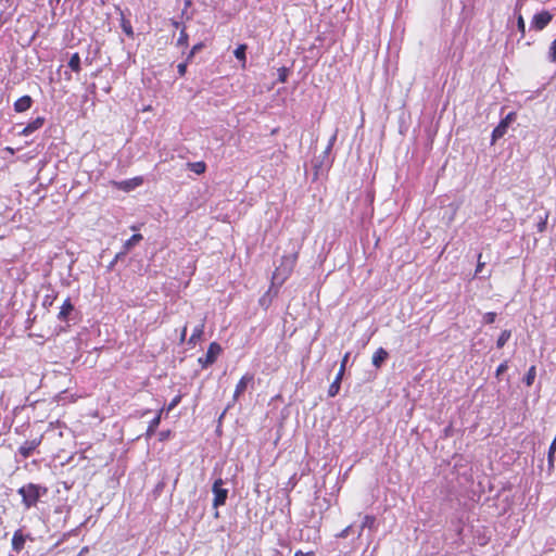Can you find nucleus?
<instances>
[{
  "mask_svg": "<svg viewBox=\"0 0 556 556\" xmlns=\"http://www.w3.org/2000/svg\"><path fill=\"white\" fill-rule=\"evenodd\" d=\"M42 437L35 438L33 440L25 441L17 450L16 456L20 455L22 458L26 459L37 450V447L41 444Z\"/></svg>",
  "mask_w": 556,
  "mask_h": 556,
  "instance_id": "obj_6",
  "label": "nucleus"
},
{
  "mask_svg": "<svg viewBox=\"0 0 556 556\" xmlns=\"http://www.w3.org/2000/svg\"><path fill=\"white\" fill-rule=\"evenodd\" d=\"M337 135H338V130H336V131L333 132V135L330 137V139H329V141H328V146L333 147V144H334V142H336V140H337Z\"/></svg>",
  "mask_w": 556,
  "mask_h": 556,
  "instance_id": "obj_42",
  "label": "nucleus"
},
{
  "mask_svg": "<svg viewBox=\"0 0 556 556\" xmlns=\"http://www.w3.org/2000/svg\"><path fill=\"white\" fill-rule=\"evenodd\" d=\"M203 48V43H197L192 47V49L189 51L188 55H187V61H190L194 54L200 51L201 49Z\"/></svg>",
  "mask_w": 556,
  "mask_h": 556,
  "instance_id": "obj_31",
  "label": "nucleus"
},
{
  "mask_svg": "<svg viewBox=\"0 0 556 556\" xmlns=\"http://www.w3.org/2000/svg\"><path fill=\"white\" fill-rule=\"evenodd\" d=\"M536 377V368L535 366H531L529 369H528V372L526 374L525 378H523V381L525 383L530 387L532 386V383L534 382V379Z\"/></svg>",
  "mask_w": 556,
  "mask_h": 556,
  "instance_id": "obj_23",
  "label": "nucleus"
},
{
  "mask_svg": "<svg viewBox=\"0 0 556 556\" xmlns=\"http://www.w3.org/2000/svg\"><path fill=\"white\" fill-rule=\"evenodd\" d=\"M188 62H189V61H187V60H186V62L179 63V64L177 65V71H178V74H179L180 76H184V75L186 74V72H187V63H188Z\"/></svg>",
  "mask_w": 556,
  "mask_h": 556,
  "instance_id": "obj_37",
  "label": "nucleus"
},
{
  "mask_svg": "<svg viewBox=\"0 0 556 556\" xmlns=\"http://www.w3.org/2000/svg\"><path fill=\"white\" fill-rule=\"evenodd\" d=\"M243 392V377H241L237 383L235 395L239 396Z\"/></svg>",
  "mask_w": 556,
  "mask_h": 556,
  "instance_id": "obj_38",
  "label": "nucleus"
},
{
  "mask_svg": "<svg viewBox=\"0 0 556 556\" xmlns=\"http://www.w3.org/2000/svg\"><path fill=\"white\" fill-rule=\"evenodd\" d=\"M127 254L124 252V251H121L118 252L114 258L111 261V263L108 265V270L111 271L114 269L115 265L117 264V262L122 258H124Z\"/></svg>",
  "mask_w": 556,
  "mask_h": 556,
  "instance_id": "obj_26",
  "label": "nucleus"
},
{
  "mask_svg": "<svg viewBox=\"0 0 556 556\" xmlns=\"http://www.w3.org/2000/svg\"><path fill=\"white\" fill-rule=\"evenodd\" d=\"M33 99L29 96H23L14 102V110L17 113L25 112L31 108Z\"/></svg>",
  "mask_w": 556,
  "mask_h": 556,
  "instance_id": "obj_13",
  "label": "nucleus"
},
{
  "mask_svg": "<svg viewBox=\"0 0 556 556\" xmlns=\"http://www.w3.org/2000/svg\"><path fill=\"white\" fill-rule=\"evenodd\" d=\"M188 34L186 33V29H181L180 34H179V37H178V40H177V46L179 47H185L188 45Z\"/></svg>",
  "mask_w": 556,
  "mask_h": 556,
  "instance_id": "obj_29",
  "label": "nucleus"
},
{
  "mask_svg": "<svg viewBox=\"0 0 556 556\" xmlns=\"http://www.w3.org/2000/svg\"><path fill=\"white\" fill-rule=\"evenodd\" d=\"M172 435L170 430H163L159 433V441L164 442L167 441Z\"/></svg>",
  "mask_w": 556,
  "mask_h": 556,
  "instance_id": "obj_34",
  "label": "nucleus"
},
{
  "mask_svg": "<svg viewBox=\"0 0 556 556\" xmlns=\"http://www.w3.org/2000/svg\"><path fill=\"white\" fill-rule=\"evenodd\" d=\"M186 336H187V326H185L182 329H181V333H180V341L184 342L186 340Z\"/></svg>",
  "mask_w": 556,
  "mask_h": 556,
  "instance_id": "obj_43",
  "label": "nucleus"
},
{
  "mask_svg": "<svg viewBox=\"0 0 556 556\" xmlns=\"http://www.w3.org/2000/svg\"><path fill=\"white\" fill-rule=\"evenodd\" d=\"M342 377H343V372H342V370H339V372L336 376V379L329 386V389H328V395L330 397H333V396H336L339 393Z\"/></svg>",
  "mask_w": 556,
  "mask_h": 556,
  "instance_id": "obj_15",
  "label": "nucleus"
},
{
  "mask_svg": "<svg viewBox=\"0 0 556 556\" xmlns=\"http://www.w3.org/2000/svg\"><path fill=\"white\" fill-rule=\"evenodd\" d=\"M150 413V409H146L142 415Z\"/></svg>",
  "mask_w": 556,
  "mask_h": 556,
  "instance_id": "obj_46",
  "label": "nucleus"
},
{
  "mask_svg": "<svg viewBox=\"0 0 556 556\" xmlns=\"http://www.w3.org/2000/svg\"><path fill=\"white\" fill-rule=\"evenodd\" d=\"M223 485H224V481L222 479L215 480V482L213 484V493H214L213 505H214V507L224 505L227 500L228 490L224 489Z\"/></svg>",
  "mask_w": 556,
  "mask_h": 556,
  "instance_id": "obj_7",
  "label": "nucleus"
},
{
  "mask_svg": "<svg viewBox=\"0 0 556 556\" xmlns=\"http://www.w3.org/2000/svg\"><path fill=\"white\" fill-rule=\"evenodd\" d=\"M496 318V313L494 312H488L483 315V323L485 324H493Z\"/></svg>",
  "mask_w": 556,
  "mask_h": 556,
  "instance_id": "obj_32",
  "label": "nucleus"
},
{
  "mask_svg": "<svg viewBox=\"0 0 556 556\" xmlns=\"http://www.w3.org/2000/svg\"><path fill=\"white\" fill-rule=\"evenodd\" d=\"M68 67L75 72V73H79L81 67H80V56L79 54L76 52V53H73L68 60Z\"/></svg>",
  "mask_w": 556,
  "mask_h": 556,
  "instance_id": "obj_19",
  "label": "nucleus"
},
{
  "mask_svg": "<svg viewBox=\"0 0 556 556\" xmlns=\"http://www.w3.org/2000/svg\"><path fill=\"white\" fill-rule=\"evenodd\" d=\"M55 299H56V294L53 292L51 294H46L42 300L43 307L48 308V307L52 306Z\"/></svg>",
  "mask_w": 556,
  "mask_h": 556,
  "instance_id": "obj_27",
  "label": "nucleus"
},
{
  "mask_svg": "<svg viewBox=\"0 0 556 556\" xmlns=\"http://www.w3.org/2000/svg\"><path fill=\"white\" fill-rule=\"evenodd\" d=\"M45 124V117H41V116H38L36 117L35 119H33L31 122H29L25 127L24 129L22 130V135L24 136H29L31 135L34 131L38 130L39 128H41Z\"/></svg>",
  "mask_w": 556,
  "mask_h": 556,
  "instance_id": "obj_12",
  "label": "nucleus"
},
{
  "mask_svg": "<svg viewBox=\"0 0 556 556\" xmlns=\"http://www.w3.org/2000/svg\"><path fill=\"white\" fill-rule=\"evenodd\" d=\"M510 337H511L510 330H503L496 341V346L498 349H502L507 343V341L510 339Z\"/></svg>",
  "mask_w": 556,
  "mask_h": 556,
  "instance_id": "obj_22",
  "label": "nucleus"
},
{
  "mask_svg": "<svg viewBox=\"0 0 556 556\" xmlns=\"http://www.w3.org/2000/svg\"><path fill=\"white\" fill-rule=\"evenodd\" d=\"M508 369V364L507 362H503L501 363L497 368H496V377L501 376L502 374H504L506 370Z\"/></svg>",
  "mask_w": 556,
  "mask_h": 556,
  "instance_id": "obj_35",
  "label": "nucleus"
},
{
  "mask_svg": "<svg viewBox=\"0 0 556 556\" xmlns=\"http://www.w3.org/2000/svg\"><path fill=\"white\" fill-rule=\"evenodd\" d=\"M204 332V323H201L197 327H194L191 337L189 338L188 343L190 345H195L197 342L201 339L202 334Z\"/></svg>",
  "mask_w": 556,
  "mask_h": 556,
  "instance_id": "obj_18",
  "label": "nucleus"
},
{
  "mask_svg": "<svg viewBox=\"0 0 556 556\" xmlns=\"http://www.w3.org/2000/svg\"><path fill=\"white\" fill-rule=\"evenodd\" d=\"M233 54L239 61H243V43L237 46V48L233 51Z\"/></svg>",
  "mask_w": 556,
  "mask_h": 556,
  "instance_id": "obj_33",
  "label": "nucleus"
},
{
  "mask_svg": "<svg viewBox=\"0 0 556 556\" xmlns=\"http://www.w3.org/2000/svg\"><path fill=\"white\" fill-rule=\"evenodd\" d=\"M368 529L370 532H376L378 529L377 519L372 515H365L361 525L358 536L362 535L363 530Z\"/></svg>",
  "mask_w": 556,
  "mask_h": 556,
  "instance_id": "obj_11",
  "label": "nucleus"
},
{
  "mask_svg": "<svg viewBox=\"0 0 556 556\" xmlns=\"http://www.w3.org/2000/svg\"><path fill=\"white\" fill-rule=\"evenodd\" d=\"M163 413H164V407H162V408L157 412V414L155 415V417H154L152 420H150V422H149V425H148L147 432H146L147 438H151V437L155 433V431H156V429H157V427L160 426V422H161V420H162V415H163Z\"/></svg>",
  "mask_w": 556,
  "mask_h": 556,
  "instance_id": "obj_14",
  "label": "nucleus"
},
{
  "mask_svg": "<svg viewBox=\"0 0 556 556\" xmlns=\"http://www.w3.org/2000/svg\"><path fill=\"white\" fill-rule=\"evenodd\" d=\"M181 402V395L178 394L176 395L169 403L166 407H164V410H166V413L168 414L169 412H172L179 403Z\"/></svg>",
  "mask_w": 556,
  "mask_h": 556,
  "instance_id": "obj_28",
  "label": "nucleus"
},
{
  "mask_svg": "<svg viewBox=\"0 0 556 556\" xmlns=\"http://www.w3.org/2000/svg\"><path fill=\"white\" fill-rule=\"evenodd\" d=\"M349 356H350V353H346L341 362V367H340V370H342V372H344V368H345V365H346V362L349 359Z\"/></svg>",
  "mask_w": 556,
  "mask_h": 556,
  "instance_id": "obj_41",
  "label": "nucleus"
},
{
  "mask_svg": "<svg viewBox=\"0 0 556 556\" xmlns=\"http://www.w3.org/2000/svg\"><path fill=\"white\" fill-rule=\"evenodd\" d=\"M278 79L281 81V83H285L287 80V77H288V71L287 68L282 67V68H279L278 71Z\"/></svg>",
  "mask_w": 556,
  "mask_h": 556,
  "instance_id": "obj_36",
  "label": "nucleus"
},
{
  "mask_svg": "<svg viewBox=\"0 0 556 556\" xmlns=\"http://www.w3.org/2000/svg\"><path fill=\"white\" fill-rule=\"evenodd\" d=\"M481 253L478 255V264H477V267H476V275L480 274L482 271V268L484 266V263L481 262Z\"/></svg>",
  "mask_w": 556,
  "mask_h": 556,
  "instance_id": "obj_40",
  "label": "nucleus"
},
{
  "mask_svg": "<svg viewBox=\"0 0 556 556\" xmlns=\"http://www.w3.org/2000/svg\"><path fill=\"white\" fill-rule=\"evenodd\" d=\"M553 15L548 11H541L533 15L530 22V29L543 30L552 21Z\"/></svg>",
  "mask_w": 556,
  "mask_h": 556,
  "instance_id": "obj_5",
  "label": "nucleus"
},
{
  "mask_svg": "<svg viewBox=\"0 0 556 556\" xmlns=\"http://www.w3.org/2000/svg\"><path fill=\"white\" fill-rule=\"evenodd\" d=\"M547 219H548V213H544L543 216H539V222L536 224V229L539 232H544L545 229H546V225H547Z\"/></svg>",
  "mask_w": 556,
  "mask_h": 556,
  "instance_id": "obj_24",
  "label": "nucleus"
},
{
  "mask_svg": "<svg viewBox=\"0 0 556 556\" xmlns=\"http://www.w3.org/2000/svg\"><path fill=\"white\" fill-rule=\"evenodd\" d=\"M332 150V147L328 146L326 147L325 151H324V155L325 157L328 156V154L330 153V151Z\"/></svg>",
  "mask_w": 556,
  "mask_h": 556,
  "instance_id": "obj_45",
  "label": "nucleus"
},
{
  "mask_svg": "<svg viewBox=\"0 0 556 556\" xmlns=\"http://www.w3.org/2000/svg\"><path fill=\"white\" fill-rule=\"evenodd\" d=\"M142 240V236L140 233L132 235L129 239H127L123 244V250L126 254L140 241Z\"/></svg>",
  "mask_w": 556,
  "mask_h": 556,
  "instance_id": "obj_17",
  "label": "nucleus"
},
{
  "mask_svg": "<svg viewBox=\"0 0 556 556\" xmlns=\"http://www.w3.org/2000/svg\"><path fill=\"white\" fill-rule=\"evenodd\" d=\"M142 182H143V178L138 176V177H134L131 179L119 181L116 185L121 190L130 191V190H134L135 188L139 187L140 185H142Z\"/></svg>",
  "mask_w": 556,
  "mask_h": 556,
  "instance_id": "obj_10",
  "label": "nucleus"
},
{
  "mask_svg": "<svg viewBox=\"0 0 556 556\" xmlns=\"http://www.w3.org/2000/svg\"><path fill=\"white\" fill-rule=\"evenodd\" d=\"M27 535H25L21 529L16 530L12 538V549L15 553H20L25 545Z\"/></svg>",
  "mask_w": 556,
  "mask_h": 556,
  "instance_id": "obj_8",
  "label": "nucleus"
},
{
  "mask_svg": "<svg viewBox=\"0 0 556 556\" xmlns=\"http://www.w3.org/2000/svg\"><path fill=\"white\" fill-rule=\"evenodd\" d=\"M187 167L191 172H193V173H195L198 175H201V174H203L205 172L206 164L204 162H202V161H200V162H189V163H187Z\"/></svg>",
  "mask_w": 556,
  "mask_h": 556,
  "instance_id": "obj_20",
  "label": "nucleus"
},
{
  "mask_svg": "<svg viewBox=\"0 0 556 556\" xmlns=\"http://www.w3.org/2000/svg\"><path fill=\"white\" fill-rule=\"evenodd\" d=\"M298 261V252L283 255L281 257L279 266L276 267L273 274V283L282 285L293 271V268Z\"/></svg>",
  "mask_w": 556,
  "mask_h": 556,
  "instance_id": "obj_2",
  "label": "nucleus"
},
{
  "mask_svg": "<svg viewBox=\"0 0 556 556\" xmlns=\"http://www.w3.org/2000/svg\"><path fill=\"white\" fill-rule=\"evenodd\" d=\"M73 311H74V305H73L71 299L67 298L63 302V304H62V306L60 308V312L58 314V319L60 321H67L70 319V316L73 313Z\"/></svg>",
  "mask_w": 556,
  "mask_h": 556,
  "instance_id": "obj_9",
  "label": "nucleus"
},
{
  "mask_svg": "<svg viewBox=\"0 0 556 556\" xmlns=\"http://www.w3.org/2000/svg\"><path fill=\"white\" fill-rule=\"evenodd\" d=\"M387 357L388 352L383 348H379L372 355V365L379 368Z\"/></svg>",
  "mask_w": 556,
  "mask_h": 556,
  "instance_id": "obj_16",
  "label": "nucleus"
},
{
  "mask_svg": "<svg viewBox=\"0 0 556 556\" xmlns=\"http://www.w3.org/2000/svg\"><path fill=\"white\" fill-rule=\"evenodd\" d=\"M515 118L516 113L510 112L500 122V124L492 131V143H495L498 139L504 137L509 125L515 121Z\"/></svg>",
  "mask_w": 556,
  "mask_h": 556,
  "instance_id": "obj_3",
  "label": "nucleus"
},
{
  "mask_svg": "<svg viewBox=\"0 0 556 556\" xmlns=\"http://www.w3.org/2000/svg\"><path fill=\"white\" fill-rule=\"evenodd\" d=\"M222 352V348L218 343L212 342L205 353V355L201 356L198 361L201 364L202 368H206L210 365L214 364Z\"/></svg>",
  "mask_w": 556,
  "mask_h": 556,
  "instance_id": "obj_4",
  "label": "nucleus"
},
{
  "mask_svg": "<svg viewBox=\"0 0 556 556\" xmlns=\"http://www.w3.org/2000/svg\"><path fill=\"white\" fill-rule=\"evenodd\" d=\"M547 59L552 63L556 62V38L552 41V43L549 46Z\"/></svg>",
  "mask_w": 556,
  "mask_h": 556,
  "instance_id": "obj_25",
  "label": "nucleus"
},
{
  "mask_svg": "<svg viewBox=\"0 0 556 556\" xmlns=\"http://www.w3.org/2000/svg\"><path fill=\"white\" fill-rule=\"evenodd\" d=\"M294 556H312V553H304L302 551H296Z\"/></svg>",
  "mask_w": 556,
  "mask_h": 556,
  "instance_id": "obj_44",
  "label": "nucleus"
},
{
  "mask_svg": "<svg viewBox=\"0 0 556 556\" xmlns=\"http://www.w3.org/2000/svg\"><path fill=\"white\" fill-rule=\"evenodd\" d=\"M47 488L40 484L27 483L22 485L17 493L22 496V503L26 509L35 507L40 497L47 493Z\"/></svg>",
  "mask_w": 556,
  "mask_h": 556,
  "instance_id": "obj_1",
  "label": "nucleus"
},
{
  "mask_svg": "<svg viewBox=\"0 0 556 556\" xmlns=\"http://www.w3.org/2000/svg\"><path fill=\"white\" fill-rule=\"evenodd\" d=\"M121 27H122L123 31L128 37H132L134 36V29H132L131 23H130L129 20L125 18L124 15H122V18H121Z\"/></svg>",
  "mask_w": 556,
  "mask_h": 556,
  "instance_id": "obj_21",
  "label": "nucleus"
},
{
  "mask_svg": "<svg viewBox=\"0 0 556 556\" xmlns=\"http://www.w3.org/2000/svg\"><path fill=\"white\" fill-rule=\"evenodd\" d=\"M517 28L521 33V37H525L526 34V23L522 15L519 13L517 16Z\"/></svg>",
  "mask_w": 556,
  "mask_h": 556,
  "instance_id": "obj_30",
  "label": "nucleus"
},
{
  "mask_svg": "<svg viewBox=\"0 0 556 556\" xmlns=\"http://www.w3.org/2000/svg\"><path fill=\"white\" fill-rule=\"evenodd\" d=\"M351 529H352V526H348L337 536L341 538V539H345L350 534Z\"/></svg>",
  "mask_w": 556,
  "mask_h": 556,
  "instance_id": "obj_39",
  "label": "nucleus"
}]
</instances>
